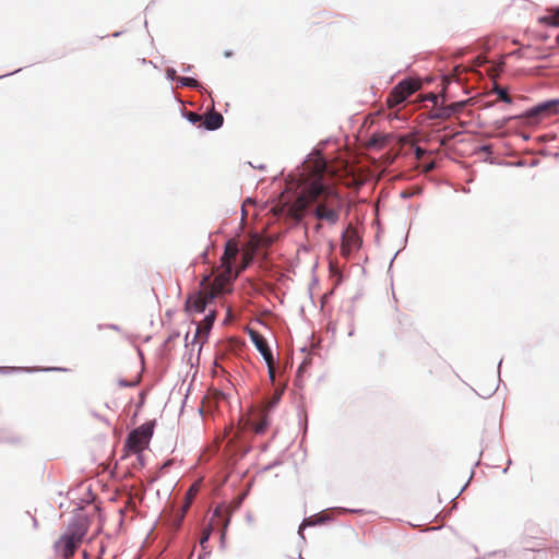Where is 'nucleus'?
Listing matches in <instances>:
<instances>
[{"mask_svg":"<svg viewBox=\"0 0 559 559\" xmlns=\"http://www.w3.org/2000/svg\"><path fill=\"white\" fill-rule=\"evenodd\" d=\"M326 164L317 162L314 170L309 175L301 187L297 199L289 204L287 214L299 222L307 214L317 219L314 231L319 233L324 226L334 227L341 218L344 199L337 189L326 182Z\"/></svg>","mask_w":559,"mask_h":559,"instance_id":"obj_1","label":"nucleus"},{"mask_svg":"<svg viewBox=\"0 0 559 559\" xmlns=\"http://www.w3.org/2000/svg\"><path fill=\"white\" fill-rule=\"evenodd\" d=\"M88 526L84 520L71 523L53 544L55 554L62 559H71L87 534Z\"/></svg>","mask_w":559,"mask_h":559,"instance_id":"obj_2","label":"nucleus"},{"mask_svg":"<svg viewBox=\"0 0 559 559\" xmlns=\"http://www.w3.org/2000/svg\"><path fill=\"white\" fill-rule=\"evenodd\" d=\"M421 87V82L418 79H405L401 81L388 95L386 105L389 108H394L402 104L408 96L417 92Z\"/></svg>","mask_w":559,"mask_h":559,"instance_id":"obj_3","label":"nucleus"},{"mask_svg":"<svg viewBox=\"0 0 559 559\" xmlns=\"http://www.w3.org/2000/svg\"><path fill=\"white\" fill-rule=\"evenodd\" d=\"M237 276L238 272L233 273L231 269H223L213 282H210V276H204L201 286H205L210 290V297H217L230 290L229 286Z\"/></svg>","mask_w":559,"mask_h":559,"instance_id":"obj_4","label":"nucleus"},{"mask_svg":"<svg viewBox=\"0 0 559 559\" xmlns=\"http://www.w3.org/2000/svg\"><path fill=\"white\" fill-rule=\"evenodd\" d=\"M152 435L153 424L145 423L129 433L126 448L133 453H139L148 445Z\"/></svg>","mask_w":559,"mask_h":559,"instance_id":"obj_5","label":"nucleus"},{"mask_svg":"<svg viewBox=\"0 0 559 559\" xmlns=\"http://www.w3.org/2000/svg\"><path fill=\"white\" fill-rule=\"evenodd\" d=\"M360 245L361 239L358 230L349 224L342 235L341 254L348 257L353 251L358 250Z\"/></svg>","mask_w":559,"mask_h":559,"instance_id":"obj_6","label":"nucleus"},{"mask_svg":"<svg viewBox=\"0 0 559 559\" xmlns=\"http://www.w3.org/2000/svg\"><path fill=\"white\" fill-rule=\"evenodd\" d=\"M214 298L215 297H210V290L205 286H202L201 290L195 292L188 297L186 301V309L197 313H202Z\"/></svg>","mask_w":559,"mask_h":559,"instance_id":"obj_7","label":"nucleus"},{"mask_svg":"<svg viewBox=\"0 0 559 559\" xmlns=\"http://www.w3.org/2000/svg\"><path fill=\"white\" fill-rule=\"evenodd\" d=\"M238 246L235 240L227 241L224 250V254L221 258V266L223 269H231L233 270V263L236 260L238 255Z\"/></svg>","mask_w":559,"mask_h":559,"instance_id":"obj_8","label":"nucleus"},{"mask_svg":"<svg viewBox=\"0 0 559 559\" xmlns=\"http://www.w3.org/2000/svg\"><path fill=\"white\" fill-rule=\"evenodd\" d=\"M538 23L545 26L559 27V7L546 9L545 14L538 17Z\"/></svg>","mask_w":559,"mask_h":559,"instance_id":"obj_9","label":"nucleus"},{"mask_svg":"<svg viewBox=\"0 0 559 559\" xmlns=\"http://www.w3.org/2000/svg\"><path fill=\"white\" fill-rule=\"evenodd\" d=\"M215 321V312L214 311H211V313H209L204 320L202 321V323H200L198 326H197V330H195V334L193 336V340H192V343L197 340V338H201L202 336H206L207 333L210 332L213 323Z\"/></svg>","mask_w":559,"mask_h":559,"instance_id":"obj_10","label":"nucleus"},{"mask_svg":"<svg viewBox=\"0 0 559 559\" xmlns=\"http://www.w3.org/2000/svg\"><path fill=\"white\" fill-rule=\"evenodd\" d=\"M224 118L219 112L211 111L203 117V124L207 130H216L223 124Z\"/></svg>","mask_w":559,"mask_h":559,"instance_id":"obj_11","label":"nucleus"},{"mask_svg":"<svg viewBox=\"0 0 559 559\" xmlns=\"http://www.w3.org/2000/svg\"><path fill=\"white\" fill-rule=\"evenodd\" d=\"M557 103L556 102H548V103H545V104H542V105H538L536 106L535 108H533L528 116L530 117H535V116H549L554 112H556V109H557Z\"/></svg>","mask_w":559,"mask_h":559,"instance_id":"obj_12","label":"nucleus"},{"mask_svg":"<svg viewBox=\"0 0 559 559\" xmlns=\"http://www.w3.org/2000/svg\"><path fill=\"white\" fill-rule=\"evenodd\" d=\"M267 413L269 412L263 411L260 414V418L258 420H255V419L251 420V428L253 429V431L255 433H263L267 429V427L270 425V419H269Z\"/></svg>","mask_w":559,"mask_h":559,"instance_id":"obj_13","label":"nucleus"},{"mask_svg":"<svg viewBox=\"0 0 559 559\" xmlns=\"http://www.w3.org/2000/svg\"><path fill=\"white\" fill-rule=\"evenodd\" d=\"M250 337L257 349L262 354L270 349L266 340L257 331H250Z\"/></svg>","mask_w":559,"mask_h":559,"instance_id":"obj_14","label":"nucleus"},{"mask_svg":"<svg viewBox=\"0 0 559 559\" xmlns=\"http://www.w3.org/2000/svg\"><path fill=\"white\" fill-rule=\"evenodd\" d=\"M389 140L390 135L388 134H373L372 138L370 139V145L383 148Z\"/></svg>","mask_w":559,"mask_h":559,"instance_id":"obj_15","label":"nucleus"},{"mask_svg":"<svg viewBox=\"0 0 559 559\" xmlns=\"http://www.w3.org/2000/svg\"><path fill=\"white\" fill-rule=\"evenodd\" d=\"M198 491H199V484L194 483L188 489V491L186 493V503H185V507H183V511H186L189 508L191 501L194 499V497L197 496Z\"/></svg>","mask_w":559,"mask_h":559,"instance_id":"obj_16","label":"nucleus"},{"mask_svg":"<svg viewBox=\"0 0 559 559\" xmlns=\"http://www.w3.org/2000/svg\"><path fill=\"white\" fill-rule=\"evenodd\" d=\"M281 396H282V392L281 391H275L273 396L266 403L264 411L271 412L277 405V403L280 402Z\"/></svg>","mask_w":559,"mask_h":559,"instance_id":"obj_17","label":"nucleus"},{"mask_svg":"<svg viewBox=\"0 0 559 559\" xmlns=\"http://www.w3.org/2000/svg\"><path fill=\"white\" fill-rule=\"evenodd\" d=\"M495 92L498 94L500 100L506 102L508 104L512 102V98L510 97L506 88L496 86Z\"/></svg>","mask_w":559,"mask_h":559,"instance_id":"obj_18","label":"nucleus"},{"mask_svg":"<svg viewBox=\"0 0 559 559\" xmlns=\"http://www.w3.org/2000/svg\"><path fill=\"white\" fill-rule=\"evenodd\" d=\"M465 106V102H456L448 105V110L451 115L460 112Z\"/></svg>","mask_w":559,"mask_h":559,"instance_id":"obj_19","label":"nucleus"},{"mask_svg":"<svg viewBox=\"0 0 559 559\" xmlns=\"http://www.w3.org/2000/svg\"><path fill=\"white\" fill-rule=\"evenodd\" d=\"M452 115L450 114V111L448 110V105L447 106H442L438 109V111L433 115L435 118H438V119H448L450 118Z\"/></svg>","mask_w":559,"mask_h":559,"instance_id":"obj_20","label":"nucleus"},{"mask_svg":"<svg viewBox=\"0 0 559 559\" xmlns=\"http://www.w3.org/2000/svg\"><path fill=\"white\" fill-rule=\"evenodd\" d=\"M179 82L183 86H188V87H198L199 86V82L193 78H179Z\"/></svg>","mask_w":559,"mask_h":559,"instance_id":"obj_21","label":"nucleus"},{"mask_svg":"<svg viewBox=\"0 0 559 559\" xmlns=\"http://www.w3.org/2000/svg\"><path fill=\"white\" fill-rule=\"evenodd\" d=\"M261 355L263 356L264 360L266 361L267 367L274 366V359H273L271 349H267L265 353H262Z\"/></svg>","mask_w":559,"mask_h":559,"instance_id":"obj_22","label":"nucleus"},{"mask_svg":"<svg viewBox=\"0 0 559 559\" xmlns=\"http://www.w3.org/2000/svg\"><path fill=\"white\" fill-rule=\"evenodd\" d=\"M261 355L263 356L264 360L266 361L267 367L274 366V359H273L271 349H267L265 353H262Z\"/></svg>","mask_w":559,"mask_h":559,"instance_id":"obj_23","label":"nucleus"},{"mask_svg":"<svg viewBox=\"0 0 559 559\" xmlns=\"http://www.w3.org/2000/svg\"><path fill=\"white\" fill-rule=\"evenodd\" d=\"M211 535V527H207L203 531L202 536L200 538V544L202 547H204V544L209 540Z\"/></svg>","mask_w":559,"mask_h":559,"instance_id":"obj_24","label":"nucleus"},{"mask_svg":"<svg viewBox=\"0 0 559 559\" xmlns=\"http://www.w3.org/2000/svg\"><path fill=\"white\" fill-rule=\"evenodd\" d=\"M188 117H189V120L193 123H197V122L203 120V117L197 112H189Z\"/></svg>","mask_w":559,"mask_h":559,"instance_id":"obj_25","label":"nucleus"},{"mask_svg":"<svg viewBox=\"0 0 559 559\" xmlns=\"http://www.w3.org/2000/svg\"><path fill=\"white\" fill-rule=\"evenodd\" d=\"M426 151L419 146L415 150V155L417 159H420L425 155Z\"/></svg>","mask_w":559,"mask_h":559,"instance_id":"obj_26","label":"nucleus"},{"mask_svg":"<svg viewBox=\"0 0 559 559\" xmlns=\"http://www.w3.org/2000/svg\"><path fill=\"white\" fill-rule=\"evenodd\" d=\"M267 368H269L270 378H271L272 381H274V379H275V367L274 366H270Z\"/></svg>","mask_w":559,"mask_h":559,"instance_id":"obj_27","label":"nucleus"},{"mask_svg":"<svg viewBox=\"0 0 559 559\" xmlns=\"http://www.w3.org/2000/svg\"><path fill=\"white\" fill-rule=\"evenodd\" d=\"M243 259H245V262H243V264H242V266H241V269H242V270H243V269H246L247 264H248V263H249V261L251 260V257H249V254H248V253H245Z\"/></svg>","mask_w":559,"mask_h":559,"instance_id":"obj_28","label":"nucleus"},{"mask_svg":"<svg viewBox=\"0 0 559 559\" xmlns=\"http://www.w3.org/2000/svg\"><path fill=\"white\" fill-rule=\"evenodd\" d=\"M435 167V164L431 163L425 167V171H430Z\"/></svg>","mask_w":559,"mask_h":559,"instance_id":"obj_29","label":"nucleus"},{"mask_svg":"<svg viewBox=\"0 0 559 559\" xmlns=\"http://www.w3.org/2000/svg\"><path fill=\"white\" fill-rule=\"evenodd\" d=\"M215 396H216V399H223L224 394L222 392H217Z\"/></svg>","mask_w":559,"mask_h":559,"instance_id":"obj_30","label":"nucleus"},{"mask_svg":"<svg viewBox=\"0 0 559 559\" xmlns=\"http://www.w3.org/2000/svg\"><path fill=\"white\" fill-rule=\"evenodd\" d=\"M556 43L559 45V35L556 38Z\"/></svg>","mask_w":559,"mask_h":559,"instance_id":"obj_31","label":"nucleus"},{"mask_svg":"<svg viewBox=\"0 0 559 559\" xmlns=\"http://www.w3.org/2000/svg\"><path fill=\"white\" fill-rule=\"evenodd\" d=\"M431 98L436 102L437 99V96L436 95H432Z\"/></svg>","mask_w":559,"mask_h":559,"instance_id":"obj_32","label":"nucleus"}]
</instances>
